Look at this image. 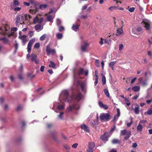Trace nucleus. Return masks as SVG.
<instances>
[{
	"label": "nucleus",
	"mask_w": 152,
	"mask_h": 152,
	"mask_svg": "<svg viewBox=\"0 0 152 152\" xmlns=\"http://www.w3.org/2000/svg\"><path fill=\"white\" fill-rule=\"evenodd\" d=\"M82 96V95L80 93H78L76 95L72 94L71 96H69L68 91L64 90L60 94L59 98L63 101L70 102H73L74 100L79 101L81 99Z\"/></svg>",
	"instance_id": "f257e3e1"
},
{
	"label": "nucleus",
	"mask_w": 152,
	"mask_h": 152,
	"mask_svg": "<svg viewBox=\"0 0 152 152\" xmlns=\"http://www.w3.org/2000/svg\"><path fill=\"white\" fill-rule=\"evenodd\" d=\"M10 28L6 24L3 25L0 27V30L1 31V34L5 35L6 34H10V31L9 30Z\"/></svg>",
	"instance_id": "f03ea898"
},
{
	"label": "nucleus",
	"mask_w": 152,
	"mask_h": 152,
	"mask_svg": "<svg viewBox=\"0 0 152 152\" xmlns=\"http://www.w3.org/2000/svg\"><path fill=\"white\" fill-rule=\"evenodd\" d=\"M110 115L108 113H107L101 114L100 118L101 121L105 120L106 121H108L110 120Z\"/></svg>",
	"instance_id": "7ed1b4c3"
},
{
	"label": "nucleus",
	"mask_w": 152,
	"mask_h": 152,
	"mask_svg": "<svg viewBox=\"0 0 152 152\" xmlns=\"http://www.w3.org/2000/svg\"><path fill=\"white\" fill-rule=\"evenodd\" d=\"M79 109V105L76 103H74L71 106H69L68 108V110L69 111H72L73 110H78Z\"/></svg>",
	"instance_id": "20e7f679"
},
{
	"label": "nucleus",
	"mask_w": 152,
	"mask_h": 152,
	"mask_svg": "<svg viewBox=\"0 0 152 152\" xmlns=\"http://www.w3.org/2000/svg\"><path fill=\"white\" fill-rule=\"evenodd\" d=\"M46 51L48 56L50 55V54H54L56 53L55 50L54 49H51L49 45L46 46Z\"/></svg>",
	"instance_id": "39448f33"
},
{
	"label": "nucleus",
	"mask_w": 152,
	"mask_h": 152,
	"mask_svg": "<svg viewBox=\"0 0 152 152\" xmlns=\"http://www.w3.org/2000/svg\"><path fill=\"white\" fill-rule=\"evenodd\" d=\"M78 85H79L83 91L85 92L86 89V84L85 83L82 82L80 81H78L77 82Z\"/></svg>",
	"instance_id": "423d86ee"
},
{
	"label": "nucleus",
	"mask_w": 152,
	"mask_h": 152,
	"mask_svg": "<svg viewBox=\"0 0 152 152\" xmlns=\"http://www.w3.org/2000/svg\"><path fill=\"white\" fill-rule=\"evenodd\" d=\"M35 41V39H32L29 41L27 46V51L28 53H30L31 50V47L32 45Z\"/></svg>",
	"instance_id": "0eeeda50"
},
{
	"label": "nucleus",
	"mask_w": 152,
	"mask_h": 152,
	"mask_svg": "<svg viewBox=\"0 0 152 152\" xmlns=\"http://www.w3.org/2000/svg\"><path fill=\"white\" fill-rule=\"evenodd\" d=\"M77 23L73 24L72 27V29L75 31H77L79 28L80 25H78V23L80 22V20L79 19H77Z\"/></svg>",
	"instance_id": "6e6552de"
},
{
	"label": "nucleus",
	"mask_w": 152,
	"mask_h": 152,
	"mask_svg": "<svg viewBox=\"0 0 152 152\" xmlns=\"http://www.w3.org/2000/svg\"><path fill=\"white\" fill-rule=\"evenodd\" d=\"M31 60L32 61H34L36 64L39 63V61L37 59V55L35 53H32L31 55Z\"/></svg>",
	"instance_id": "1a4fd4ad"
},
{
	"label": "nucleus",
	"mask_w": 152,
	"mask_h": 152,
	"mask_svg": "<svg viewBox=\"0 0 152 152\" xmlns=\"http://www.w3.org/2000/svg\"><path fill=\"white\" fill-rule=\"evenodd\" d=\"M89 46L87 42L86 41L84 42V44H82L81 46V50L83 51H86L87 49V48Z\"/></svg>",
	"instance_id": "9d476101"
},
{
	"label": "nucleus",
	"mask_w": 152,
	"mask_h": 152,
	"mask_svg": "<svg viewBox=\"0 0 152 152\" xmlns=\"http://www.w3.org/2000/svg\"><path fill=\"white\" fill-rule=\"evenodd\" d=\"M43 20V18L42 17L41 18H40L39 19L38 17L36 16L33 19V22L34 23H36L37 22L38 23L40 24L42 22Z\"/></svg>",
	"instance_id": "9b49d317"
},
{
	"label": "nucleus",
	"mask_w": 152,
	"mask_h": 152,
	"mask_svg": "<svg viewBox=\"0 0 152 152\" xmlns=\"http://www.w3.org/2000/svg\"><path fill=\"white\" fill-rule=\"evenodd\" d=\"M144 26L146 30H148L150 29V25L149 23L145 21H143L141 23Z\"/></svg>",
	"instance_id": "f8f14e48"
},
{
	"label": "nucleus",
	"mask_w": 152,
	"mask_h": 152,
	"mask_svg": "<svg viewBox=\"0 0 152 152\" xmlns=\"http://www.w3.org/2000/svg\"><path fill=\"white\" fill-rule=\"evenodd\" d=\"M21 15L20 14L18 15L16 17V24L17 25L20 22L22 21L21 20Z\"/></svg>",
	"instance_id": "ddd939ff"
},
{
	"label": "nucleus",
	"mask_w": 152,
	"mask_h": 152,
	"mask_svg": "<svg viewBox=\"0 0 152 152\" xmlns=\"http://www.w3.org/2000/svg\"><path fill=\"white\" fill-rule=\"evenodd\" d=\"M81 128L82 129H84L86 132H88L89 131V129L88 127L86 125H82L81 126Z\"/></svg>",
	"instance_id": "4468645a"
},
{
	"label": "nucleus",
	"mask_w": 152,
	"mask_h": 152,
	"mask_svg": "<svg viewBox=\"0 0 152 152\" xmlns=\"http://www.w3.org/2000/svg\"><path fill=\"white\" fill-rule=\"evenodd\" d=\"M124 34V31L122 28H118L117 29V33L116 35L118 36Z\"/></svg>",
	"instance_id": "2eb2a0df"
},
{
	"label": "nucleus",
	"mask_w": 152,
	"mask_h": 152,
	"mask_svg": "<svg viewBox=\"0 0 152 152\" xmlns=\"http://www.w3.org/2000/svg\"><path fill=\"white\" fill-rule=\"evenodd\" d=\"M21 15V20H28V17H29V18H30V16L27 15L22 14Z\"/></svg>",
	"instance_id": "dca6fc26"
},
{
	"label": "nucleus",
	"mask_w": 152,
	"mask_h": 152,
	"mask_svg": "<svg viewBox=\"0 0 152 152\" xmlns=\"http://www.w3.org/2000/svg\"><path fill=\"white\" fill-rule=\"evenodd\" d=\"M101 139L103 141H106L108 140V137L106 135V134L102 135L100 137Z\"/></svg>",
	"instance_id": "f3484780"
},
{
	"label": "nucleus",
	"mask_w": 152,
	"mask_h": 152,
	"mask_svg": "<svg viewBox=\"0 0 152 152\" xmlns=\"http://www.w3.org/2000/svg\"><path fill=\"white\" fill-rule=\"evenodd\" d=\"M125 135L124 139L126 140L129 139L131 135V131L128 132Z\"/></svg>",
	"instance_id": "a211bd4d"
},
{
	"label": "nucleus",
	"mask_w": 152,
	"mask_h": 152,
	"mask_svg": "<svg viewBox=\"0 0 152 152\" xmlns=\"http://www.w3.org/2000/svg\"><path fill=\"white\" fill-rule=\"evenodd\" d=\"M84 70L82 68H80L77 71V75L80 76L81 75L84 74Z\"/></svg>",
	"instance_id": "6ab92c4d"
},
{
	"label": "nucleus",
	"mask_w": 152,
	"mask_h": 152,
	"mask_svg": "<svg viewBox=\"0 0 152 152\" xmlns=\"http://www.w3.org/2000/svg\"><path fill=\"white\" fill-rule=\"evenodd\" d=\"M2 41L3 43L5 44H8L9 42V39L6 37H2Z\"/></svg>",
	"instance_id": "aec40b11"
},
{
	"label": "nucleus",
	"mask_w": 152,
	"mask_h": 152,
	"mask_svg": "<svg viewBox=\"0 0 152 152\" xmlns=\"http://www.w3.org/2000/svg\"><path fill=\"white\" fill-rule=\"evenodd\" d=\"M146 113L148 115H152V106H151L148 109L147 111L146 112H145V114Z\"/></svg>",
	"instance_id": "412c9836"
},
{
	"label": "nucleus",
	"mask_w": 152,
	"mask_h": 152,
	"mask_svg": "<svg viewBox=\"0 0 152 152\" xmlns=\"http://www.w3.org/2000/svg\"><path fill=\"white\" fill-rule=\"evenodd\" d=\"M112 142L113 144H120L121 141L118 139H114L112 140Z\"/></svg>",
	"instance_id": "4be33fe9"
},
{
	"label": "nucleus",
	"mask_w": 152,
	"mask_h": 152,
	"mask_svg": "<svg viewBox=\"0 0 152 152\" xmlns=\"http://www.w3.org/2000/svg\"><path fill=\"white\" fill-rule=\"evenodd\" d=\"M50 64L49 65L50 67L53 68H55L56 64L53 61H50Z\"/></svg>",
	"instance_id": "5701e85b"
},
{
	"label": "nucleus",
	"mask_w": 152,
	"mask_h": 152,
	"mask_svg": "<svg viewBox=\"0 0 152 152\" xmlns=\"http://www.w3.org/2000/svg\"><path fill=\"white\" fill-rule=\"evenodd\" d=\"M101 75L102 76V83L103 85H104L106 83V77L104 75H103V74L102 73H101Z\"/></svg>",
	"instance_id": "b1692460"
},
{
	"label": "nucleus",
	"mask_w": 152,
	"mask_h": 152,
	"mask_svg": "<svg viewBox=\"0 0 152 152\" xmlns=\"http://www.w3.org/2000/svg\"><path fill=\"white\" fill-rule=\"evenodd\" d=\"M142 126L139 123L137 127V130L138 131L141 132L142 130Z\"/></svg>",
	"instance_id": "393cba45"
},
{
	"label": "nucleus",
	"mask_w": 152,
	"mask_h": 152,
	"mask_svg": "<svg viewBox=\"0 0 152 152\" xmlns=\"http://www.w3.org/2000/svg\"><path fill=\"white\" fill-rule=\"evenodd\" d=\"M139 106H138L136 107L134 109V111L136 114H139L140 112Z\"/></svg>",
	"instance_id": "a878e982"
},
{
	"label": "nucleus",
	"mask_w": 152,
	"mask_h": 152,
	"mask_svg": "<svg viewBox=\"0 0 152 152\" xmlns=\"http://www.w3.org/2000/svg\"><path fill=\"white\" fill-rule=\"evenodd\" d=\"M132 89L135 92H137L140 90V87L138 86H135L132 88Z\"/></svg>",
	"instance_id": "bb28decb"
},
{
	"label": "nucleus",
	"mask_w": 152,
	"mask_h": 152,
	"mask_svg": "<svg viewBox=\"0 0 152 152\" xmlns=\"http://www.w3.org/2000/svg\"><path fill=\"white\" fill-rule=\"evenodd\" d=\"M95 144L94 142H91L89 143L88 148L94 149V148L95 147Z\"/></svg>",
	"instance_id": "cd10ccee"
},
{
	"label": "nucleus",
	"mask_w": 152,
	"mask_h": 152,
	"mask_svg": "<svg viewBox=\"0 0 152 152\" xmlns=\"http://www.w3.org/2000/svg\"><path fill=\"white\" fill-rule=\"evenodd\" d=\"M41 25L40 24H37L34 27L36 31H39V30H41Z\"/></svg>",
	"instance_id": "c85d7f7f"
},
{
	"label": "nucleus",
	"mask_w": 152,
	"mask_h": 152,
	"mask_svg": "<svg viewBox=\"0 0 152 152\" xmlns=\"http://www.w3.org/2000/svg\"><path fill=\"white\" fill-rule=\"evenodd\" d=\"M47 7V5L46 4H40L39 6V7L40 9L41 10L45 9Z\"/></svg>",
	"instance_id": "c756f323"
},
{
	"label": "nucleus",
	"mask_w": 152,
	"mask_h": 152,
	"mask_svg": "<svg viewBox=\"0 0 152 152\" xmlns=\"http://www.w3.org/2000/svg\"><path fill=\"white\" fill-rule=\"evenodd\" d=\"M56 37L58 39H61L63 37V35L61 34L57 33L56 34Z\"/></svg>",
	"instance_id": "7c9ffc66"
},
{
	"label": "nucleus",
	"mask_w": 152,
	"mask_h": 152,
	"mask_svg": "<svg viewBox=\"0 0 152 152\" xmlns=\"http://www.w3.org/2000/svg\"><path fill=\"white\" fill-rule=\"evenodd\" d=\"M104 91L105 94L108 97H109L110 95L108 90L106 88H105L104 89Z\"/></svg>",
	"instance_id": "2f4dec72"
},
{
	"label": "nucleus",
	"mask_w": 152,
	"mask_h": 152,
	"mask_svg": "<svg viewBox=\"0 0 152 152\" xmlns=\"http://www.w3.org/2000/svg\"><path fill=\"white\" fill-rule=\"evenodd\" d=\"M64 113L63 112H61L58 115V117L60 120L63 119V115Z\"/></svg>",
	"instance_id": "473e14b6"
},
{
	"label": "nucleus",
	"mask_w": 152,
	"mask_h": 152,
	"mask_svg": "<svg viewBox=\"0 0 152 152\" xmlns=\"http://www.w3.org/2000/svg\"><path fill=\"white\" fill-rule=\"evenodd\" d=\"M53 19V18L51 15H48L47 16V20L48 21L51 22Z\"/></svg>",
	"instance_id": "72a5a7b5"
},
{
	"label": "nucleus",
	"mask_w": 152,
	"mask_h": 152,
	"mask_svg": "<svg viewBox=\"0 0 152 152\" xmlns=\"http://www.w3.org/2000/svg\"><path fill=\"white\" fill-rule=\"evenodd\" d=\"M118 8V7L116 6H111L109 8V9L110 11H112L113 10H116Z\"/></svg>",
	"instance_id": "f704fd0d"
},
{
	"label": "nucleus",
	"mask_w": 152,
	"mask_h": 152,
	"mask_svg": "<svg viewBox=\"0 0 152 152\" xmlns=\"http://www.w3.org/2000/svg\"><path fill=\"white\" fill-rule=\"evenodd\" d=\"M22 108V107L21 106L18 105L16 108V110L17 111H19L21 110Z\"/></svg>",
	"instance_id": "c9c22d12"
},
{
	"label": "nucleus",
	"mask_w": 152,
	"mask_h": 152,
	"mask_svg": "<svg viewBox=\"0 0 152 152\" xmlns=\"http://www.w3.org/2000/svg\"><path fill=\"white\" fill-rule=\"evenodd\" d=\"M55 133L54 132H52V137L53 138V139L54 140L56 141H57V137L54 135V134H55Z\"/></svg>",
	"instance_id": "e433bc0d"
},
{
	"label": "nucleus",
	"mask_w": 152,
	"mask_h": 152,
	"mask_svg": "<svg viewBox=\"0 0 152 152\" xmlns=\"http://www.w3.org/2000/svg\"><path fill=\"white\" fill-rule=\"evenodd\" d=\"M40 46V43H37L34 45V48L37 49L39 48Z\"/></svg>",
	"instance_id": "4c0bfd02"
},
{
	"label": "nucleus",
	"mask_w": 152,
	"mask_h": 152,
	"mask_svg": "<svg viewBox=\"0 0 152 152\" xmlns=\"http://www.w3.org/2000/svg\"><path fill=\"white\" fill-rule=\"evenodd\" d=\"M95 63L97 67H99V61L98 60H96Z\"/></svg>",
	"instance_id": "58836bf2"
},
{
	"label": "nucleus",
	"mask_w": 152,
	"mask_h": 152,
	"mask_svg": "<svg viewBox=\"0 0 152 152\" xmlns=\"http://www.w3.org/2000/svg\"><path fill=\"white\" fill-rule=\"evenodd\" d=\"M126 130L124 129L121 131V135H125L127 132Z\"/></svg>",
	"instance_id": "ea45409f"
},
{
	"label": "nucleus",
	"mask_w": 152,
	"mask_h": 152,
	"mask_svg": "<svg viewBox=\"0 0 152 152\" xmlns=\"http://www.w3.org/2000/svg\"><path fill=\"white\" fill-rule=\"evenodd\" d=\"M61 23V20L58 19H57L56 20V24L57 26H60Z\"/></svg>",
	"instance_id": "a19ab883"
},
{
	"label": "nucleus",
	"mask_w": 152,
	"mask_h": 152,
	"mask_svg": "<svg viewBox=\"0 0 152 152\" xmlns=\"http://www.w3.org/2000/svg\"><path fill=\"white\" fill-rule=\"evenodd\" d=\"M115 63V61L111 62L109 64L110 66V67H113V66H114V65Z\"/></svg>",
	"instance_id": "79ce46f5"
},
{
	"label": "nucleus",
	"mask_w": 152,
	"mask_h": 152,
	"mask_svg": "<svg viewBox=\"0 0 152 152\" xmlns=\"http://www.w3.org/2000/svg\"><path fill=\"white\" fill-rule=\"evenodd\" d=\"M46 35L45 34H43L39 38L40 40L41 41L44 40L46 37Z\"/></svg>",
	"instance_id": "37998d69"
},
{
	"label": "nucleus",
	"mask_w": 152,
	"mask_h": 152,
	"mask_svg": "<svg viewBox=\"0 0 152 152\" xmlns=\"http://www.w3.org/2000/svg\"><path fill=\"white\" fill-rule=\"evenodd\" d=\"M14 46H15V50L14 51V53H16L17 51V50L18 49V44L17 43H15L14 45Z\"/></svg>",
	"instance_id": "c03bdc74"
},
{
	"label": "nucleus",
	"mask_w": 152,
	"mask_h": 152,
	"mask_svg": "<svg viewBox=\"0 0 152 152\" xmlns=\"http://www.w3.org/2000/svg\"><path fill=\"white\" fill-rule=\"evenodd\" d=\"M135 9V8L134 7H132L129 9L128 10L130 12H133L134 11Z\"/></svg>",
	"instance_id": "a18cd8bd"
},
{
	"label": "nucleus",
	"mask_w": 152,
	"mask_h": 152,
	"mask_svg": "<svg viewBox=\"0 0 152 152\" xmlns=\"http://www.w3.org/2000/svg\"><path fill=\"white\" fill-rule=\"evenodd\" d=\"M14 4L16 6H18L19 4V3L18 1L17 0H14L13 1Z\"/></svg>",
	"instance_id": "49530a36"
},
{
	"label": "nucleus",
	"mask_w": 152,
	"mask_h": 152,
	"mask_svg": "<svg viewBox=\"0 0 152 152\" xmlns=\"http://www.w3.org/2000/svg\"><path fill=\"white\" fill-rule=\"evenodd\" d=\"M28 34L29 35V37H31L34 35L33 32L30 31L28 33Z\"/></svg>",
	"instance_id": "de8ad7c7"
},
{
	"label": "nucleus",
	"mask_w": 152,
	"mask_h": 152,
	"mask_svg": "<svg viewBox=\"0 0 152 152\" xmlns=\"http://www.w3.org/2000/svg\"><path fill=\"white\" fill-rule=\"evenodd\" d=\"M142 86H144L147 85V82L146 80H143L140 84Z\"/></svg>",
	"instance_id": "09e8293b"
},
{
	"label": "nucleus",
	"mask_w": 152,
	"mask_h": 152,
	"mask_svg": "<svg viewBox=\"0 0 152 152\" xmlns=\"http://www.w3.org/2000/svg\"><path fill=\"white\" fill-rule=\"evenodd\" d=\"M18 78L21 80H22L23 79V74L22 73H20L18 75Z\"/></svg>",
	"instance_id": "8fccbe9b"
},
{
	"label": "nucleus",
	"mask_w": 152,
	"mask_h": 152,
	"mask_svg": "<svg viewBox=\"0 0 152 152\" xmlns=\"http://www.w3.org/2000/svg\"><path fill=\"white\" fill-rule=\"evenodd\" d=\"M58 30L59 31H62L64 30V27L61 26L59 27Z\"/></svg>",
	"instance_id": "3c124183"
},
{
	"label": "nucleus",
	"mask_w": 152,
	"mask_h": 152,
	"mask_svg": "<svg viewBox=\"0 0 152 152\" xmlns=\"http://www.w3.org/2000/svg\"><path fill=\"white\" fill-rule=\"evenodd\" d=\"M123 48V45L122 44H120L119 45V50H122Z\"/></svg>",
	"instance_id": "603ef678"
},
{
	"label": "nucleus",
	"mask_w": 152,
	"mask_h": 152,
	"mask_svg": "<svg viewBox=\"0 0 152 152\" xmlns=\"http://www.w3.org/2000/svg\"><path fill=\"white\" fill-rule=\"evenodd\" d=\"M20 39H25L26 38V36L25 35H23L21 36H19Z\"/></svg>",
	"instance_id": "864d4df0"
},
{
	"label": "nucleus",
	"mask_w": 152,
	"mask_h": 152,
	"mask_svg": "<svg viewBox=\"0 0 152 152\" xmlns=\"http://www.w3.org/2000/svg\"><path fill=\"white\" fill-rule=\"evenodd\" d=\"M117 118H118V117L120 115V113L119 109L118 108H117Z\"/></svg>",
	"instance_id": "5fc2aeb1"
},
{
	"label": "nucleus",
	"mask_w": 152,
	"mask_h": 152,
	"mask_svg": "<svg viewBox=\"0 0 152 152\" xmlns=\"http://www.w3.org/2000/svg\"><path fill=\"white\" fill-rule=\"evenodd\" d=\"M98 77H95V81L94 82V84L96 86L98 83Z\"/></svg>",
	"instance_id": "6e6d98bb"
},
{
	"label": "nucleus",
	"mask_w": 152,
	"mask_h": 152,
	"mask_svg": "<svg viewBox=\"0 0 152 152\" xmlns=\"http://www.w3.org/2000/svg\"><path fill=\"white\" fill-rule=\"evenodd\" d=\"M93 149L90 148H88L87 150V152H93Z\"/></svg>",
	"instance_id": "4d7b16f0"
},
{
	"label": "nucleus",
	"mask_w": 152,
	"mask_h": 152,
	"mask_svg": "<svg viewBox=\"0 0 152 152\" xmlns=\"http://www.w3.org/2000/svg\"><path fill=\"white\" fill-rule=\"evenodd\" d=\"M98 116H97V119L96 120L94 121V124L95 125H97L98 124Z\"/></svg>",
	"instance_id": "13d9d810"
},
{
	"label": "nucleus",
	"mask_w": 152,
	"mask_h": 152,
	"mask_svg": "<svg viewBox=\"0 0 152 152\" xmlns=\"http://www.w3.org/2000/svg\"><path fill=\"white\" fill-rule=\"evenodd\" d=\"M64 106L63 105H59L57 106V108L58 109H63Z\"/></svg>",
	"instance_id": "bf43d9fd"
},
{
	"label": "nucleus",
	"mask_w": 152,
	"mask_h": 152,
	"mask_svg": "<svg viewBox=\"0 0 152 152\" xmlns=\"http://www.w3.org/2000/svg\"><path fill=\"white\" fill-rule=\"evenodd\" d=\"M78 145V144L77 143H75L73 144L72 146V147L74 148H76Z\"/></svg>",
	"instance_id": "052dcab7"
},
{
	"label": "nucleus",
	"mask_w": 152,
	"mask_h": 152,
	"mask_svg": "<svg viewBox=\"0 0 152 152\" xmlns=\"http://www.w3.org/2000/svg\"><path fill=\"white\" fill-rule=\"evenodd\" d=\"M147 121L146 120L144 121V120H140V122L139 123H140V124H144L146 122H147Z\"/></svg>",
	"instance_id": "680f3d73"
},
{
	"label": "nucleus",
	"mask_w": 152,
	"mask_h": 152,
	"mask_svg": "<svg viewBox=\"0 0 152 152\" xmlns=\"http://www.w3.org/2000/svg\"><path fill=\"white\" fill-rule=\"evenodd\" d=\"M4 101V99L3 97L0 98V103L1 104H2Z\"/></svg>",
	"instance_id": "e2e57ef3"
},
{
	"label": "nucleus",
	"mask_w": 152,
	"mask_h": 152,
	"mask_svg": "<svg viewBox=\"0 0 152 152\" xmlns=\"http://www.w3.org/2000/svg\"><path fill=\"white\" fill-rule=\"evenodd\" d=\"M23 65L22 64H21L20 69H19V70L20 72H22L23 70Z\"/></svg>",
	"instance_id": "0e129e2a"
},
{
	"label": "nucleus",
	"mask_w": 152,
	"mask_h": 152,
	"mask_svg": "<svg viewBox=\"0 0 152 152\" xmlns=\"http://www.w3.org/2000/svg\"><path fill=\"white\" fill-rule=\"evenodd\" d=\"M18 28L16 27L12 28L11 29V30L13 31H16L18 30Z\"/></svg>",
	"instance_id": "69168bd1"
},
{
	"label": "nucleus",
	"mask_w": 152,
	"mask_h": 152,
	"mask_svg": "<svg viewBox=\"0 0 152 152\" xmlns=\"http://www.w3.org/2000/svg\"><path fill=\"white\" fill-rule=\"evenodd\" d=\"M142 28L141 27H138L137 29V31L138 32H140L142 31Z\"/></svg>",
	"instance_id": "338daca9"
},
{
	"label": "nucleus",
	"mask_w": 152,
	"mask_h": 152,
	"mask_svg": "<svg viewBox=\"0 0 152 152\" xmlns=\"http://www.w3.org/2000/svg\"><path fill=\"white\" fill-rule=\"evenodd\" d=\"M137 77H134L133 79L131 81V83H134L135 80H136Z\"/></svg>",
	"instance_id": "774afa93"
}]
</instances>
